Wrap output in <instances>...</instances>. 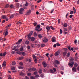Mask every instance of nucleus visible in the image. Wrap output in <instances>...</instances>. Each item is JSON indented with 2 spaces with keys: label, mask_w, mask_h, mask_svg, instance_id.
<instances>
[{
  "label": "nucleus",
  "mask_w": 79,
  "mask_h": 79,
  "mask_svg": "<svg viewBox=\"0 0 79 79\" xmlns=\"http://www.w3.org/2000/svg\"><path fill=\"white\" fill-rule=\"evenodd\" d=\"M32 34H33V31H31L29 33V35H27L28 38L29 40H30V39H31V35H32Z\"/></svg>",
  "instance_id": "f257e3e1"
},
{
  "label": "nucleus",
  "mask_w": 79,
  "mask_h": 79,
  "mask_svg": "<svg viewBox=\"0 0 79 79\" xmlns=\"http://www.w3.org/2000/svg\"><path fill=\"white\" fill-rule=\"evenodd\" d=\"M74 64V62H71V63H69L68 64V65L69 67L72 68Z\"/></svg>",
  "instance_id": "f03ea898"
},
{
  "label": "nucleus",
  "mask_w": 79,
  "mask_h": 79,
  "mask_svg": "<svg viewBox=\"0 0 79 79\" xmlns=\"http://www.w3.org/2000/svg\"><path fill=\"white\" fill-rule=\"evenodd\" d=\"M40 25H37V27L35 29V31H37L38 32H40Z\"/></svg>",
  "instance_id": "7ed1b4c3"
},
{
  "label": "nucleus",
  "mask_w": 79,
  "mask_h": 79,
  "mask_svg": "<svg viewBox=\"0 0 79 79\" xmlns=\"http://www.w3.org/2000/svg\"><path fill=\"white\" fill-rule=\"evenodd\" d=\"M1 18L3 19H7L8 18L6 16V15H2L1 17Z\"/></svg>",
  "instance_id": "20e7f679"
},
{
  "label": "nucleus",
  "mask_w": 79,
  "mask_h": 79,
  "mask_svg": "<svg viewBox=\"0 0 79 79\" xmlns=\"http://www.w3.org/2000/svg\"><path fill=\"white\" fill-rule=\"evenodd\" d=\"M48 41V39L47 38H44V39L43 42L45 43H47Z\"/></svg>",
  "instance_id": "39448f33"
},
{
  "label": "nucleus",
  "mask_w": 79,
  "mask_h": 79,
  "mask_svg": "<svg viewBox=\"0 0 79 79\" xmlns=\"http://www.w3.org/2000/svg\"><path fill=\"white\" fill-rule=\"evenodd\" d=\"M46 29H47V34H48V32L49 31V30H50V26L49 27L48 26H47L46 27Z\"/></svg>",
  "instance_id": "423d86ee"
},
{
  "label": "nucleus",
  "mask_w": 79,
  "mask_h": 79,
  "mask_svg": "<svg viewBox=\"0 0 79 79\" xmlns=\"http://www.w3.org/2000/svg\"><path fill=\"white\" fill-rule=\"evenodd\" d=\"M2 67H5L6 66V62L4 61L3 63L2 64Z\"/></svg>",
  "instance_id": "0eeeda50"
},
{
  "label": "nucleus",
  "mask_w": 79,
  "mask_h": 79,
  "mask_svg": "<svg viewBox=\"0 0 79 79\" xmlns=\"http://www.w3.org/2000/svg\"><path fill=\"white\" fill-rule=\"evenodd\" d=\"M43 66L44 67H46L47 66V64L45 61L43 62Z\"/></svg>",
  "instance_id": "6e6552de"
},
{
  "label": "nucleus",
  "mask_w": 79,
  "mask_h": 79,
  "mask_svg": "<svg viewBox=\"0 0 79 79\" xmlns=\"http://www.w3.org/2000/svg\"><path fill=\"white\" fill-rule=\"evenodd\" d=\"M72 71L74 72H76L77 70L76 67H72Z\"/></svg>",
  "instance_id": "1a4fd4ad"
},
{
  "label": "nucleus",
  "mask_w": 79,
  "mask_h": 79,
  "mask_svg": "<svg viewBox=\"0 0 79 79\" xmlns=\"http://www.w3.org/2000/svg\"><path fill=\"white\" fill-rule=\"evenodd\" d=\"M59 52L58 51H57L55 53V55L56 56H57L59 55Z\"/></svg>",
  "instance_id": "9d476101"
},
{
  "label": "nucleus",
  "mask_w": 79,
  "mask_h": 79,
  "mask_svg": "<svg viewBox=\"0 0 79 79\" xmlns=\"http://www.w3.org/2000/svg\"><path fill=\"white\" fill-rule=\"evenodd\" d=\"M22 40H23L22 39L19 40L18 42H17L16 43L17 45H18V44H20L21 43V42H22Z\"/></svg>",
  "instance_id": "9b49d317"
},
{
  "label": "nucleus",
  "mask_w": 79,
  "mask_h": 79,
  "mask_svg": "<svg viewBox=\"0 0 79 79\" xmlns=\"http://www.w3.org/2000/svg\"><path fill=\"white\" fill-rule=\"evenodd\" d=\"M31 13V11L30 10H28L27 12L26 15H30Z\"/></svg>",
  "instance_id": "f8f14e48"
},
{
  "label": "nucleus",
  "mask_w": 79,
  "mask_h": 79,
  "mask_svg": "<svg viewBox=\"0 0 79 79\" xmlns=\"http://www.w3.org/2000/svg\"><path fill=\"white\" fill-rule=\"evenodd\" d=\"M55 38L54 37H53L52 38V42H56V40H55Z\"/></svg>",
  "instance_id": "ddd939ff"
},
{
  "label": "nucleus",
  "mask_w": 79,
  "mask_h": 79,
  "mask_svg": "<svg viewBox=\"0 0 79 79\" xmlns=\"http://www.w3.org/2000/svg\"><path fill=\"white\" fill-rule=\"evenodd\" d=\"M3 34L5 35V36H6L8 34V32L6 31L5 33H4Z\"/></svg>",
  "instance_id": "4468645a"
},
{
  "label": "nucleus",
  "mask_w": 79,
  "mask_h": 79,
  "mask_svg": "<svg viewBox=\"0 0 79 79\" xmlns=\"http://www.w3.org/2000/svg\"><path fill=\"white\" fill-rule=\"evenodd\" d=\"M55 62L57 64H59L60 63V62H59L57 60H56L55 61Z\"/></svg>",
  "instance_id": "2eb2a0df"
},
{
  "label": "nucleus",
  "mask_w": 79,
  "mask_h": 79,
  "mask_svg": "<svg viewBox=\"0 0 79 79\" xmlns=\"http://www.w3.org/2000/svg\"><path fill=\"white\" fill-rule=\"evenodd\" d=\"M32 71H35L36 70V68H35L33 67L31 68Z\"/></svg>",
  "instance_id": "dca6fc26"
},
{
  "label": "nucleus",
  "mask_w": 79,
  "mask_h": 79,
  "mask_svg": "<svg viewBox=\"0 0 79 79\" xmlns=\"http://www.w3.org/2000/svg\"><path fill=\"white\" fill-rule=\"evenodd\" d=\"M15 6L16 8H18L19 6V3H17L16 4Z\"/></svg>",
  "instance_id": "f3484780"
},
{
  "label": "nucleus",
  "mask_w": 79,
  "mask_h": 79,
  "mask_svg": "<svg viewBox=\"0 0 79 79\" xmlns=\"http://www.w3.org/2000/svg\"><path fill=\"white\" fill-rule=\"evenodd\" d=\"M73 13L75 14L76 13V10L74 7H73Z\"/></svg>",
  "instance_id": "a211bd4d"
},
{
  "label": "nucleus",
  "mask_w": 79,
  "mask_h": 79,
  "mask_svg": "<svg viewBox=\"0 0 79 79\" xmlns=\"http://www.w3.org/2000/svg\"><path fill=\"white\" fill-rule=\"evenodd\" d=\"M45 46V44H41V46L42 48H43Z\"/></svg>",
  "instance_id": "6ab92c4d"
},
{
  "label": "nucleus",
  "mask_w": 79,
  "mask_h": 79,
  "mask_svg": "<svg viewBox=\"0 0 79 79\" xmlns=\"http://www.w3.org/2000/svg\"><path fill=\"white\" fill-rule=\"evenodd\" d=\"M70 52H68L67 54V56H66L67 57H69L70 56Z\"/></svg>",
  "instance_id": "aec40b11"
},
{
  "label": "nucleus",
  "mask_w": 79,
  "mask_h": 79,
  "mask_svg": "<svg viewBox=\"0 0 79 79\" xmlns=\"http://www.w3.org/2000/svg\"><path fill=\"white\" fill-rule=\"evenodd\" d=\"M67 51H64V52L63 53V55L64 56H65L67 54Z\"/></svg>",
  "instance_id": "412c9836"
},
{
  "label": "nucleus",
  "mask_w": 79,
  "mask_h": 79,
  "mask_svg": "<svg viewBox=\"0 0 79 79\" xmlns=\"http://www.w3.org/2000/svg\"><path fill=\"white\" fill-rule=\"evenodd\" d=\"M24 57L22 56L21 57H19L18 59L19 60H22V59H24Z\"/></svg>",
  "instance_id": "4be33fe9"
},
{
  "label": "nucleus",
  "mask_w": 79,
  "mask_h": 79,
  "mask_svg": "<svg viewBox=\"0 0 79 79\" xmlns=\"http://www.w3.org/2000/svg\"><path fill=\"white\" fill-rule=\"evenodd\" d=\"M17 54H19V55H21V54H22V52L20 51H18L17 52Z\"/></svg>",
  "instance_id": "5701e85b"
},
{
  "label": "nucleus",
  "mask_w": 79,
  "mask_h": 79,
  "mask_svg": "<svg viewBox=\"0 0 79 79\" xmlns=\"http://www.w3.org/2000/svg\"><path fill=\"white\" fill-rule=\"evenodd\" d=\"M15 69H16V68L15 67H13L11 68V69L12 71H15Z\"/></svg>",
  "instance_id": "b1692460"
},
{
  "label": "nucleus",
  "mask_w": 79,
  "mask_h": 79,
  "mask_svg": "<svg viewBox=\"0 0 79 79\" xmlns=\"http://www.w3.org/2000/svg\"><path fill=\"white\" fill-rule=\"evenodd\" d=\"M16 23L17 24H22V23L21 22H20L19 21H18Z\"/></svg>",
  "instance_id": "393cba45"
},
{
  "label": "nucleus",
  "mask_w": 79,
  "mask_h": 79,
  "mask_svg": "<svg viewBox=\"0 0 79 79\" xmlns=\"http://www.w3.org/2000/svg\"><path fill=\"white\" fill-rule=\"evenodd\" d=\"M25 44H27V45H28V44H29V41H25Z\"/></svg>",
  "instance_id": "a878e982"
},
{
  "label": "nucleus",
  "mask_w": 79,
  "mask_h": 79,
  "mask_svg": "<svg viewBox=\"0 0 79 79\" xmlns=\"http://www.w3.org/2000/svg\"><path fill=\"white\" fill-rule=\"evenodd\" d=\"M35 40V38L34 37H32L31 38V40L32 42H34Z\"/></svg>",
  "instance_id": "bb28decb"
},
{
  "label": "nucleus",
  "mask_w": 79,
  "mask_h": 79,
  "mask_svg": "<svg viewBox=\"0 0 79 79\" xmlns=\"http://www.w3.org/2000/svg\"><path fill=\"white\" fill-rule=\"evenodd\" d=\"M78 65V64L77 63H75V64H74V66H75V67H77Z\"/></svg>",
  "instance_id": "cd10ccee"
},
{
  "label": "nucleus",
  "mask_w": 79,
  "mask_h": 79,
  "mask_svg": "<svg viewBox=\"0 0 79 79\" xmlns=\"http://www.w3.org/2000/svg\"><path fill=\"white\" fill-rule=\"evenodd\" d=\"M37 22H34V23H33V24L35 26H37Z\"/></svg>",
  "instance_id": "c85d7f7f"
},
{
  "label": "nucleus",
  "mask_w": 79,
  "mask_h": 79,
  "mask_svg": "<svg viewBox=\"0 0 79 79\" xmlns=\"http://www.w3.org/2000/svg\"><path fill=\"white\" fill-rule=\"evenodd\" d=\"M16 47H17V46H15L14 47V48L13 49V50H16Z\"/></svg>",
  "instance_id": "c756f323"
},
{
  "label": "nucleus",
  "mask_w": 79,
  "mask_h": 79,
  "mask_svg": "<svg viewBox=\"0 0 79 79\" xmlns=\"http://www.w3.org/2000/svg\"><path fill=\"white\" fill-rule=\"evenodd\" d=\"M28 71L29 72H31V71H32V69L31 68H29L28 69Z\"/></svg>",
  "instance_id": "7c9ffc66"
},
{
  "label": "nucleus",
  "mask_w": 79,
  "mask_h": 79,
  "mask_svg": "<svg viewBox=\"0 0 79 79\" xmlns=\"http://www.w3.org/2000/svg\"><path fill=\"white\" fill-rule=\"evenodd\" d=\"M50 28L51 29L53 30H55V28L52 26H50Z\"/></svg>",
  "instance_id": "2f4dec72"
},
{
  "label": "nucleus",
  "mask_w": 79,
  "mask_h": 79,
  "mask_svg": "<svg viewBox=\"0 0 79 79\" xmlns=\"http://www.w3.org/2000/svg\"><path fill=\"white\" fill-rule=\"evenodd\" d=\"M20 51L21 52H23V47H21L20 49Z\"/></svg>",
  "instance_id": "473e14b6"
},
{
  "label": "nucleus",
  "mask_w": 79,
  "mask_h": 79,
  "mask_svg": "<svg viewBox=\"0 0 79 79\" xmlns=\"http://www.w3.org/2000/svg\"><path fill=\"white\" fill-rule=\"evenodd\" d=\"M12 65H15L16 64V62L15 61H13L12 62Z\"/></svg>",
  "instance_id": "72a5a7b5"
},
{
  "label": "nucleus",
  "mask_w": 79,
  "mask_h": 79,
  "mask_svg": "<svg viewBox=\"0 0 79 79\" xmlns=\"http://www.w3.org/2000/svg\"><path fill=\"white\" fill-rule=\"evenodd\" d=\"M67 26H68V24H67L66 23L64 24L63 25L64 27H67Z\"/></svg>",
  "instance_id": "f704fd0d"
},
{
  "label": "nucleus",
  "mask_w": 79,
  "mask_h": 79,
  "mask_svg": "<svg viewBox=\"0 0 79 79\" xmlns=\"http://www.w3.org/2000/svg\"><path fill=\"white\" fill-rule=\"evenodd\" d=\"M18 68L19 69H23V67H21V66H19L18 67Z\"/></svg>",
  "instance_id": "c9c22d12"
},
{
  "label": "nucleus",
  "mask_w": 79,
  "mask_h": 79,
  "mask_svg": "<svg viewBox=\"0 0 79 79\" xmlns=\"http://www.w3.org/2000/svg\"><path fill=\"white\" fill-rule=\"evenodd\" d=\"M74 58H71V59H70V62H73L74 61Z\"/></svg>",
  "instance_id": "e433bc0d"
},
{
  "label": "nucleus",
  "mask_w": 79,
  "mask_h": 79,
  "mask_svg": "<svg viewBox=\"0 0 79 79\" xmlns=\"http://www.w3.org/2000/svg\"><path fill=\"white\" fill-rule=\"evenodd\" d=\"M29 5V3L27 2H26V3L25 4V6H27Z\"/></svg>",
  "instance_id": "4c0bfd02"
},
{
  "label": "nucleus",
  "mask_w": 79,
  "mask_h": 79,
  "mask_svg": "<svg viewBox=\"0 0 79 79\" xmlns=\"http://www.w3.org/2000/svg\"><path fill=\"white\" fill-rule=\"evenodd\" d=\"M30 79H35V77L32 76L31 77H30Z\"/></svg>",
  "instance_id": "58836bf2"
},
{
  "label": "nucleus",
  "mask_w": 79,
  "mask_h": 79,
  "mask_svg": "<svg viewBox=\"0 0 79 79\" xmlns=\"http://www.w3.org/2000/svg\"><path fill=\"white\" fill-rule=\"evenodd\" d=\"M20 76H24V73L21 72L20 74Z\"/></svg>",
  "instance_id": "ea45409f"
},
{
  "label": "nucleus",
  "mask_w": 79,
  "mask_h": 79,
  "mask_svg": "<svg viewBox=\"0 0 79 79\" xmlns=\"http://www.w3.org/2000/svg\"><path fill=\"white\" fill-rule=\"evenodd\" d=\"M8 7H9V4H6L5 6V8H8Z\"/></svg>",
  "instance_id": "a19ab883"
},
{
  "label": "nucleus",
  "mask_w": 79,
  "mask_h": 79,
  "mask_svg": "<svg viewBox=\"0 0 79 79\" xmlns=\"http://www.w3.org/2000/svg\"><path fill=\"white\" fill-rule=\"evenodd\" d=\"M6 55V52H5L3 53L2 56H5Z\"/></svg>",
  "instance_id": "79ce46f5"
},
{
  "label": "nucleus",
  "mask_w": 79,
  "mask_h": 79,
  "mask_svg": "<svg viewBox=\"0 0 79 79\" xmlns=\"http://www.w3.org/2000/svg\"><path fill=\"white\" fill-rule=\"evenodd\" d=\"M50 72L52 73L53 74L54 73V72L52 70H50Z\"/></svg>",
  "instance_id": "37998d69"
},
{
  "label": "nucleus",
  "mask_w": 79,
  "mask_h": 79,
  "mask_svg": "<svg viewBox=\"0 0 79 79\" xmlns=\"http://www.w3.org/2000/svg\"><path fill=\"white\" fill-rule=\"evenodd\" d=\"M32 73H27V75L28 76H31Z\"/></svg>",
  "instance_id": "c03bdc74"
},
{
  "label": "nucleus",
  "mask_w": 79,
  "mask_h": 79,
  "mask_svg": "<svg viewBox=\"0 0 79 79\" xmlns=\"http://www.w3.org/2000/svg\"><path fill=\"white\" fill-rule=\"evenodd\" d=\"M32 56L33 58V59H36V56H35L34 55H33Z\"/></svg>",
  "instance_id": "a18cd8bd"
},
{
  "label": "nucleus",
  "mask_w": 79,
  "mask_h": 79,
  "mask_svg": "<svg viewBox=\"0 0 79 79\" xmlns=\"http://www.w3.org/2000/svg\"><path fill=\"white\" fill-rule=\"evenodd\" d=\"M34 37H37V33L35 32L34 34Z\"/></svg>",
  "instance_id": "49530a36"
},
{
  "label": "nucleus",
  "mask_w": 79,
  "mask_h": 79,
  "mask_svg": "<svg viewBox=\"0 0 79 79\" xmlns=\"http://www.w3.org/2000/svg\"><path fill=\"white\" fill-rule=\"evenodd\" d=\"M24 9L23 8H21L20 9V10L21 11H22V12H23V11H24Z\"/></svg>",
  "instance_id": "de8ad7c7"
},
{
  "label": "nucleus",
  "mask_w": 79,
  "mask_h": 79,
  "mask_svg": "<svg viewBox=\"0 0 79 79\" xmlns=\"http://www.w3.org/2000/svg\"><path fill=\"white\" fill-rule=\"evenodd\" d=\"M14 17V15H12L10 17V19H11V18H13Z\"/></svg>",
  "instance_id": "09e8293b"
},
{
  "label": "nucleus",
  "mask_w": 79,
  "mask_h": 79,
  "mask_svg": "<svg viewBox=\"0 0 79 79\" xmlns=\"http://www.w3.org/2000/svg\"><path fill=\"white\" fill-rule=\"evenodd\" d=\"M37 74V71L33 73V74L34 75H36V74Z\"/></svg>",
  "instance_id": "8fccbe9b"
},
{
  "label": "nucleus",
  "mask_w": 79,
  "mask_h": 79,
  "mask_svg": "<svg viewBox=\"0 0 79 79\" xmlns=\"http://www.w3.org/2000/svg\"><path fill=\"white\" fill-rule=\"evenodd\" d=\"M63 50H64L65 51H67L68 50V49L66 48H63Z\"/></svg>",
  "instance_id": "3c124183"
},
{
  "label": "nucleus",
  "mask_w": 79,
  "mask_h": 79,
  "mask_svg": "<svg viewBox=\"0 0 79 79\" xmlns=\"http://www.w3.org/2000/svg\"><path fill=\"white\" fill-rule=\"evenodd\" d=\"M10 8H13L14 6L13 5H11L10 6Z\"/></svg>",
  "instance_id": "603ef678"
},
{
  "label": "nucleus",
  "mask_w": 79,
  "mask_h": 79,
  "mask_svg": "<svg viewBox=\"0 0 79 79\" xmlns=\"http://www.w3.org/2000/svg\"><path fill=\"white\" fill-rule=\"evenodd\" d=\"M19 13H20V14H23V12H22V11H21L20 10H19Z\"/></svg>",
  "instance_id": "864d4df0"
},
{
  "label": "nucleus",
  "mask_w": 79,
  "mask_h": 79,
  "mask_svg": "<svg viewBox=\"0 0 79 79\" xmlns=\"http://www.w3.org/2000/svg\"><path fill=\"white\" fill-rule=\"evenodd\" d=\"M19 64L21 66L23 65V63L22 62H20L19 63Z\"/></svg>",
  "instance_id": "5fc2aeb1"
},
{
  "label": "nucleus",
  "mask_w": 79,
  "mask_h": 79,
  "mask_svg": "<svg viewBox=\"0 0 79 79\" xmlns=\"http://www.w3.org/2000/svg\"><path fill=\"white\" fill-rule=\"evenodd\" d=\"M34 61L35 63H37V59H35Z\"/></svg>",
  "instance_id": "6e6d98bb"
},
{
  "label": "nucleus",
  "mask_w": 79,
  "mask_h": 79,
  "mask_svg": "<svg viewBox=\"0 0 79 79\" xmlns=\"http://www.w3.org/2000/svg\"><path fill=\"white\" fill-rule=\"evenodd\" d=\"M40 76L41 77L43 78L44 77V74H42L40 75Z\"/></svg>",
  "instance_id": "4d7b16f0"
},
{
  "label": "nucleus",
  "mask_w": 79,
  "mask_h": 79,
  "mask_svg": "<svg viewBox=\"0 0 79 79\" xmlns=\"http://www.w3.org/2000/svg\"><path fill=\"white\" fill-rule=\"evenodd\" d=\"M25 79H30L29 78V77H27V76H26L25 77Z\"/></svg>",
  "instance_id": "13d9d810"
},
{
  "label": "nucleus",
  "mask_w": 79,
  "mask_h": 79,
  "mask_svg": "<svg viewBox=\"0 0 79 79\" xmlns=\"http://www.w3.org/2000/svg\"><path fill=\"white\" fill-rule=\"evenodd\" d=\"M53 70L54 71V72H56V69H55V68H53Z\"/></svg>",
  "instance_id": "bf43d9fd"
},
{
  "label": "nucleus",
  "mask_w": 79,
  "mask_h": 79,
  "mask_svg": "<svg viewBox=\"0 0 79 79\" xmlns=\"http://www.w3.org/2000/svg\"><path fill=\"white\" fill-rule=\"evenodd\" d=\"M50 56L51 57H52V56H53V54H50Z\"/></svg>",
  "instance_id": "052dcab7"
},
{
  "label": "nucleus",
  "mask_w": 79,
  "mask_h": 79,
  "mask_svg": "<svg viewBox=\"0 0 79 79\" xmlns=\"http://www.w3.org/2000/svg\"><path fill=\"white\" fill-rule=\"evenodd\" d=\"M54 10L53 9L51 11V13H52L54 11Z\"/></svg>",
  "instance_id": "680f3d73"
},
{
  "label": "nucleus",
  "mask_w": 79,
  "mask_h": 79,
  "mask_svg": "<svg viewBox=\"0 0 79 79\" xmlns=\"http://www.w3.org/2000/svg\"><path fill=\"white\" fill-rule=\"evenodd\" d=\"M27 48L28 50H29V49L31 48V47H30V46H28Z\"/></svg>",
  "instance_id": "e2e57ef3"
},
{
  "label": "nucleus",
  "mask_w": 79,
  "mask_h": 79,
  "mask_svg": "<svg viewBox=\"0 0 79 79\" xmlns=\"http://www.w3.org/2000/svg\"><path fill=\"white\" fill-rule=\"evenodd\" d=\"M22 55L23 56H25V53L24 52H23L22 53Z\"/></svg>",
  "instance_id": "0e129e2a"
},
{
  "label": "nucleus",
  "mask_w": 79,
  "mask_h": 79,
  "mask_svg": "<svg viewBox=\"0 0 79 79\" xmlns=\"http://www.w3.org/2000/svg\"><path fill=\"white\" fill-rule=\"evenodd\" d=\"M60 34H62V31L61 29H60Z\"/></svg>",
  "instance_id": "69168bd1"
},
{
  "label": "nucleus",
  "mask_w": 79,
  "mask_h": 79,
  "mask_svg": "<svg viewBox=\"0 0 79 79\" xmlns=\"http://www.w3.org/2000/svg\"><path fill=\"white\" fill-rule=\"evenodd\" d=\"M15 51H13L11 52V53L13 55V54H14V53H15Z\"/></svg>",
  "instance_id": "338daca9"
},
{
  "label": "nucleus",
  "mask_w": 79,
  "mask_h": 79,
  "mask_svg": "<svg viewBox=\"0 0 79 79\" xmlns=\"http://www.w3.org/2000/svg\"><path fill=\"white\" fill-rule=\"evenodd\" d=\"M73 11H72L70 12V14H73Z\"/></svg>",
  "instance_id": "774afa93"
}]
</instances>
